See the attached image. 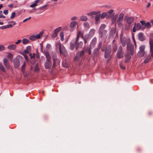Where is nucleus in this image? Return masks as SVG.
I'll list each match as a JSON object with an SVG mask.
<instances>
[{
  "label": "nucleus",
  "instance_id": "nucleus-49",
  "mask_svg": "<svg viewBox=\"0 0 153 153\" xmlns=\"http://www.w3.org/2000/svg\"><path fill=\"white\" fill-rule=\"evenodd\" d=\"M95 30L94 29H91L89 32V33L91 35H93L95 33Z\"/></svg>",
  "mask_w": 153,
  "mask_h": 153
},
{
  "label": "nucleus",
  "instance_id": "nucleus-4",
  "mask_svg": "<svg viewBox=\"0 0 153 153\" xmlns=\"http://www.w3.org/2000/svg\"><path fill=\"white\" fill-rule=\"evenodd\" d=\"M43 33L44 31H42L39 33L37 34L36 35L33 34L31 35L29 37V39L32 41H35L37 39H40L42 37Z\"/></svg>",
  "mask_w": 153,
  "mask_h": 153
},
{
  "label": "nucleus",
  "instance_id": "nucleus-62",
  "mask_svg": "<svg viewBox=\"0 0 153 153\" xmlns=\"http://www.w3.org/2000/svg\"><path fill=\"white\" fill-rule=\"evenodd\" d=\"M102 43L101 42H100L98 44V49H100V48L101 45H102Z\"/></svg>",
  "mask_w": 153,
  "mask_h": 153
},
{
  "label": "nucleus",
  "instance_id": "nucleus-47",
  "mask_svg": "<svg viewBox=\"0 0 153 153\" xmlns=\"http://www.w3.org/2000/svg\"><path fill=\"white\" fill-rule=\"evenodd\" d=\"M84 26L86 28H89V24L87 22H85L83 24Z\"/></svg>",
  "mask_w": 153,
  "mask_h": 153
},
{
  "label": "nucleus",
  "instance_id": "nucleus-30",
  "mask_svg": "<svg viewBox=\"0 0 153 153\" xmlns=\"http://www.w3.org/2000/svg\"><path fill=\"white\" fill-rule=\"evenodd\" d=\"M142 25L140 23H138L136 25V28L137 30H139L140 29L143 30L142 28Z\"/></svg>",
  "mask_w": 153,
  "mask_h": 153
},
{
  "label": "nucleus",
  "instance_id": "nucleus-56",
  "mask_svg": "<svg viewBox=\"0 0 153 153\" xmlns=\"http://www.w3.org/2000/svg\"><path fill=\"white\" fill-rule=\"evenodd\" d=\"M21 40H18L15 43L16 45H18L21 42Z\"/></svg>",
  "mask_w": 153,
  "mask_h": 153
},
{
  "label": "nucleus",
  "instance_id": "nucleus-63",
  "mask_svg": "<svg viewBox=\"0 0 153 153\" xmlns=\"http://www.w3.org/2000/svg\"><path fill=\"white\" fill-rule=\"evenodd\" d=\"M23 55L25 59H26V60L27 61L28 59V57L26 55H25V54H23Z\"/></svg>",
  "mask_w": 153,
  "mask_h": 153
},
{
  "label": "nucleus",
  "instance_id": "nucleus-64",
  "mask_svg": "<svg viewBox=\"0 0 153 153\" xmlns=\"http://www.w3.org/2000/svg\"><path fill=\"white\" fill-rule=\"evenodd\" d=\"M29 55L30 57V59H32L33 58H34V56H33V55H32V54L31 53Z\"/></svg>",
  "mask_w": 153,
  "mask_h": 153
},
{
  "label": "nucleus",
  "instance_id": "nucleus-34",
  "mask_svg": "<svg viewBox=\"0 0 153 153\" xmlns=\"http://www.w3.org/2000/svg\"><path fill=\"white\" fill-rule=\"evenodd\" d=\"M105 24H102L101 25L100 27L99 30L98 31H102V30H104V29L105 28Z\"/></svg>",
  "mask_w": 153,
  "mask_h": 153
},
{
  "label": "nucleus",
  "instance_id": "nucleus-44",
  "mask_svg": "<svg viewBox=\"0 0 153 153\" xmlns=\"http://www.w3.org/2000/svg\"><path fill=\"white\" fill-rule=\"evenodd\" d=\"M113 50L114 52H116L117 49V46L116 44H114L113 46Z\"/></svg>",
  "mask_w": 153,
  "mask_h": 153
},
{
  "label": "nucleus",
  "instance_id": "nucleus-52",
  "mask_svg": "<svg viewBox=\"0 0 153 153\" xmlns=\"http://www.w3.org/2000/svg\"><path fill=\"white\" fill-rule=\"evenodd\" d=\"M57 36V34H56L53 32V33L52 34L51 36L53 38H56Z\"/></svg>",
  "mask_w": 153,
  "mask_h": 153
},
{
  "label": "nucleus",
  "instance_id": "nucleus-16",
  "mask_svg": "<svg viewBox=\"0 0 153 153\" xmlns=\"http://www.w3.org/2000/svg\"><path fill=\"white\" fill-rule=\"evenodd\" d=\"M134 20V18L132 17H130L126 19L127 23L128 24H130L132 23Z\"/></svg>",
  "mask_w": 153,
  "mask_h": 153
},
{
  "label": "nucleus",
  "instance_id": "nucleus-48",
  "mask_svg": "<svg viewBox=\"0 0 153 153\" xmlns=\"http://www.w3.org/2000/svg\"><path fill=\"white\" fill-rule=\"evenodd\" d=\"M151 59L150 57H148L146 58L144 61V63H147L149 62Z\"/></svg>",
  "mask_w": 153,
  "mask_h": 153
},
{
  "label": "nucleus",
  "instance_id": "nucleus-37",
  "mask_svg": "<svg viewBox=\"0 0 153 153\" xmlns=\"http://www.w3.org/2000/svg\"><path fill=\"white\" fill-rule=\"evenodd\" d=\"M61 29V27H58L55 29L54 30L53 32L56 33V34H57V33L59 32Z\"/></svg>",
  "mask_w": 153,
  "mask_h": 153
},
{
  "label": "nucleus",
  "instance_id": "nucleus-3",
  "mask_svg": "<svg viewBox=\"0 0 153 153\" xmlns=\"http://www.w3.org/2000/svg\"><path fill=\"white\" fill-rule=\"evenodd\" d=\"M56 49L59 50L60 54L65 56L67 53V51L65 47L61 45L60 42H57L56 44Z\"/></svg>",
  "mask_w": 153,
  "mask_h": 153
},
{
  "label": "nucleus",
  "instance_id": "nucleus-23",
  "mask_svg": "<svg viewBox=\"0 0 153 153\" xmlns=\"http://www.w3.org/2000/svg\"><path fill=\"white\" fill-rule=\"evenodd\" d=\"M31 49V47L30 46H27L26 49L24 50V52L26 53H29L30 52Z\"/></svg>",
  "mask_w": 153,
  "mask_h": 153
},
{
  "label": "nucleus",
  "instance_id": "nucleus-21",
  "mask_svg": "<svg viewBox=\"0 0 153 153\" xmlns=\"http://www.w3.org/2000/svg\"><path fill=\"white\" fill-rule=\"evenodd\" d=\"M100 13V11H92L87 13L88 16H92L93 15H97Z\"/></svg>",
  "mask_w": 153,
  "mask_h": 153
},
{
  "label": "nucleus",
  "instance_id": "nucleus-27",
  "mask_svg": "<svg viewBox=\"0 0 153 153\" xmlns=\"http://www.w3.org/2000/svg\"><path fill=\"white\" fill-rule=\"evenodd\" d=\"M69 63L68 62L66 61H64L62 63L63 66L65 68H68L69 66Z\"/></svg>",
  "mask_w": 153,
  "mask_h": 153
},
{
  "label": "nucleus",
  "instance_id": "nucleus-26",
  "mask_svg": "<svg viewBox=\"0 0 153 153\" xmlns=\"http://www.w3.org/2000/svg\"><path fill=\"white\" fill-rule=\"evenodd\" d=\"M131 59V57L129 54V52H128L126 56L125 62H128L130 59Z\"/></svg>",
  "mask_w": 153,
  "mask_h": 153
},
{
  "label": "nucleus",
  "instance_id": "nucleus-50",
  "mask_svg": "<svg viewBox=\"0 0 153 153\" xmlns=\"http://www.w3.org/2000/svg\"><path fill=\"white\" fill-rule=\"evenodd\" d=\"M4 46L2 45H0V51H4L5 49Z\"/></svg>",
  "mask_w": 153,
  "mask_h": 153
},
{
  "label": "nucleus",
  "instance_id": "nucleus-29",
  "mask_svg": "<svg viewBox=\"0 0 153 153\" xmlns=\"http://www.w3.org/2000/svg\"><path fill=\"white\" fill-rule=\"evenodd\" d=\"M99 49L98 48H96L94 49L93 53V55L94 57L96 56L99 53Z\"/></svg>",
  "mask_w": 153,
  "mask_h": 153
},
{
  "label": "nucleus",
  "instance_id": "nucleus-8",
  "mask_svg": "<svg viewBox=\"0 0 153 153\" xmlns=\"http://www.w3.org/2000/svg\"><path fill=\"white\" fill-rule=\"evenodd\" d=\"M8 61V59L6 58H4L3 60V64L6 68L7 69H10L11 68Z\"/></svg>",
  "mask_w": 153,
  "mask_h": 153
},
{
  "label": "nucleus",
  "instance_id": "nucleus-53",
  "mask_svg": "<svg viewBox=\"0 0 153 153\" xmlns=\"http://www.w3.org/2000/svg\"><path fill=\"white\" fill-rule=\"evenodd\" d=\"M136 30H137V28H136V24H135L134 25V27L133 28V29H132V31L133 32H135L136 31Z\"/></svg>",
  "mask_w": 153,
  "mask_h": 153
},
{
  "label": "nucleus",
  "instance_id": "nucleus-57",
  "mask_svg": "<svg viewBox=\"0 0 153 153\" xmlns=\"http://www.w3.org/2000/svg\"><path fill=\"white\" fill-rule=\"evenodd\" d=\"M91 48H90V47L89 48H88L86 50V51L87 52H88V53L89 54H90L91 53Z\"/></svg>",
  "mask_w": 153,
  "mask_h": 153
},
{
  "label": "nucleus",
  "instance_id": "nucleus-11",
  "mask_svg": "<svg viewBox=\"0 0 153 153\" xmlns=\"http://www.w3.org/2000/svg\"><path fill=\"white\" fill-rule=\"evenodd\" d=\"M150 51L151 56L153 57V40L150 39L149 41Z\"/></svg>",
  "mask_w": 153,
  "mask_h": 153
},
{
  "label": "nucleus",
  "instance_id": "nucleus-24",
  "mask_svg": "<svg viewBox=\"0 0 153 153\" xmlns=\"http://www.w3.org/2000/svg\"><path fill=\"white\" fill-rule=\"evenodd\" d=\"M13 27L12 25L9 24L7 25L3 26L0 27V28L2 29H4L7 28H11Z\"/></svg>",
  "mask_w": 153,
  "mask_h": 153
},
{
  "label": "nucleus",
  "instance_id": "nucleus-43",
  "mask_svg": "<svg viewBox=\"0 0 153 153\" xmlns=\"http://www.w3.org/2000/svg\"><path fill=\"white\" fill-rule=\"evenodd\" d=\"M117 15H116L112 17L111 21L112 23H115L117 19Z\"/></svg>",
  "mask_w": 153,
  "mask_h": 153
},
{
  "label": "nucleus",
  "instance_id": "nucleus-20",
  "mask_svg": "<svg viewBox=\"0 0 153 153\" xmlns=\"http://www.w3.org/2000/svg\"><path fill=\"white\" fill-rule=\"evenodd\" d=\"M138 37L139 39L141 41H143L145 39V37L142 33H140L138 34Z\"/></svg>",
  "mask_w": 153,
  "mask_h": 153
},
{
  "label": "nucleus",
  "instance_id": "nucleus-12",
  "mask_svg": "<svg viewBox=\"0 0 153 153\" xmlns=\"http://www.w3.org/2000/svg\"><path fill=\"white\" fill-rule=\"evenodd\" d=\"M77 22L76 21H74L71 22L70 24L69 27L72 28L71 30V31H72L75 28L76 25L77 24Z\"/></svg>",
  "mask_w": 153,
  "mask_h": 153
},
{
  "label": "nucleus",
  "instance_id": "nucleus-1",
  "mask_svg": "<svg viewBox=\"0 0 153 153\" xmlns=\"http://www.w3.org/2000/svg\"><path fill=\"white\" fill-rule=\"evenodd\" d=\"M81 38L84 40V43L86 44L89 39V36L88 34H86L83 36V33L81 31H78L77 33L75 41L72 40L70 42V49L71 50H74L75 48L76 50H77L82 46L83 42L81 41Z\"/></svg>",
  "mask_w": 153,
  "mask_h": 153
},
{
  "label": "nucleus",
  "instance_id": "nucleus-10",
  "mask_svg": "<svg viewBox=\"0 0 153 153\" xmlns=\"http://www.w3.org/2000/svg\"><path fill=\"white\" fill-rule=\"evenodd\" d=\"M127 50L129 51L131 55H132L134 52V47L133 45L128 44L127 46Z\"/></svg>",
  "mask_w": 153,
  "mask_h": 153
},
{
  "label": "nucleus",
  "instance_id": "nucleus-40",
  "mask_svg": "<svg viewBox=\"0 0 153 153\" xmlns=\"http://www.w3.org/2000/svg\"><path fill=\"white\" fill-rule=\"evenodd\" d=\"M151 24L149 22H147V23H146L145 24V29L146 28H150V27H151Z\"/></svg>",
  "mask_w": 153,
  "mask_h": 153
},
{
  "label": "nucleus",
  "instance_id": "nucleus-17",
  "mask_svg": "<svg viewBox=\"0 0 153 153\" xmlns=\"http://www.w3.org/2000/svg\"><path fill=\"white\" fill-rule=\"evenodd\" d=\"M14 64L15 67L18 68L20 65L19 60L16 59H15L14 61Z\"/></svg>",
  "mask_w": 153,
  "mask_h": 153
},
{
  "label": "nucleus",
  "instance_id": "nucleus-19",
  "mask_svg": "<svg viewBox=\"0 0 153 153\" xmlns=\"http://www.w3.org/2000/svg\"><path fill=\"white\" fill-rule=\"evenodd\" d=\"M16 48V45L15 44H12L8 45L7 48L10 50H13L15 49Z\"/></svg>",
  "mask_w": 153,
  "mask_h": 153
},
{
  "label": "nucleus",
  "instance_id": "nucleus-61",
  "mask_svg": "<svg viewBox=\"0 0 153 153\" xmlns=\"http://www.w3.org/2000/svg\"><path fill=\"white\" fill-rule=\"evenodd\" d=\"M5 15H7L8 13V11L7 10H5L3 11Z\"/></svg>",
  "mask_w": 153,
  "mask_h": 153
},
{
  "label": "nucleus",
  "instance_id": "nucleus-14",
  "mask_svg": "<svg viewBox=\"0 0 153 153\" xmlns=\"http://www.w3.org/2000/svg\"><path fill=\"white\" fill-rule=\"evenodd\" d=\"M107 17L111 18L113 17L114 14V10L111 9L107 12Z\"/></svg>",
  "mask_w": 153,
  "mask_h": 153
},
{
  "label": "nucleus",
  "instance_id": "nucleus-46",
  "mask_svg": "<svg viewBox=\"0 0 153 153\" xmlns=\"http://www.w3.org/2000/svg\"><path fill=\"white\" fill-rule=\"evenodd\" d=\"M120 68L122 70H124L126 68L123 65L122 62H120Z\"/></svg>",
  "mask_w": 153,
  "mask_h": 153
},
{
  "label": "nucleus",
  "instance_id": "nucleus-32",
  "mask_svg": "<svg viewBox=\"0 0 153 153\" xmlns=\"http://www.w3.org/2000/svg\"><path fill=\"white\" fill-rule=\"evenodd\" d=\"M121 40L122 45L124 47L126 45V39L125 38H123Z\"/></svg>",
  "mask_w": 153,
  "mask_h": 153
},
{
  "label": "nucleus",
  "instance_id": "nucleus-6",
  "mask_svg": "<svg viewBox=\"0 0 153 153\" xmlns=\"http://www.w3.org/2000/svg\"><path fill=\"white\" fill-rule=\"evenodd\" d=\"M111 46H108L106 48L105 53V58L110 59L111 58L110 53L111 51Z\"/></svg>",
  "mask_w": 153,
  "mask_h": 153
},
{
  "label": "nucleus",
  "instance_id": "nucleus-18",
  "mask_svg": "<svg viewBox=\"0 0 153 153\" xmlns=\"http://www.w3.org/2000/svg\"><path fill=\"white\" fill-rule=\"evenodd\" d=\"M100 17V14L97 15L95 16V24H97L99 23Z\"/></svg>",
  "mask_w": 153,
  "mask_h": 153
},
{
  "label": "nucleus",
  "instance_id": "nucleus-15",
  "mask_svg": "<svg viewBox=\"0 0 153 153\" xmlns=\"http://www.w3.org/2000/svg\"><path fill=\"white\" fill-rule=\"evenodd\" d=\"M107 31L105 30H102V31H98L99 36L100 37H105Z\"/></svg>",
  "mask_w": 153,
  "mask_h": 153
},
{
  "label": "nucleus",
  "instance_id": "nucleus-38",
  "mask_svg": "<svg viewBox=\"0 0 153 153\" xmlns=\"http://www.w3.org/2000/svg\"><path fill=\"white\" fill-rule=\"evenodd\" d=\"M39 70V66L38 63H37L36 64V65L35 66L34 68V70L35 71L38 72Z\"/></svg>",
  "mask_w": 153,
  "mask_h": 153
},
{
  "label": "nucleus",
  "instance_id": "nucleus-31",
  "mask_svg": "<svg viewBox=\"0 0 153 153\" xmlns=\"http://www.w3.org/2000/svg\"><path fill=\"white\" fill-rule=\"evenodd\" d=\"M39 0H36L34 3L30 5V7H33L36 6L37 5V4L39 2Z\"/></svg>",
  "mask_w": 153,
  "mask_h": 153
},
{
  "label": "nucleus",
  "instance_id": "nucleus-2",
  "mask_svg": "<svg viewBox=\"0 0 153 153\" xmlns=\"http://www.w3.org/2000/svg\"><path fill=\"white\" fill-rule=\"evenodd\" d=\"M46 58V61L45 63L44 66L45 68L50 69L52 65V62L51 61V57L49 53L47 51L45 52Z\"/></svg>",
  "mask_w": 153,
  "mask_h": 153
},
{
  "label": "nucleus",
  "instance_id": "nucleus-54",
  "mask_svg": "<svg viewBox=\"0 0 153 153\" xmlns=\"http://www.w3.org/2000/svg\"><path fill=\"white\" fill-rule=\"evenodd\" d=\"M77 19V17L76 16H73L71 18V21H74L76 20Z\"/></svg>",
  "mask_w": 153,
  "mask_h": 153
},
{
  "label": "nucleus",
  "instance_id": "nucleus-42",
  "mask_svg": "<svg viewBox=\"0 0 153 153\" xmlns=\"http://www.w3.org/2000/svg\"><path fill=\"white\" fill-rule=\"evenodd\" d=\"M140 24H142V28L143 29H145V25L146 23H145V22L144 21H140Z\"/></svg>",
  "mask_w": 153,
  "mask_h": 153
},
{
  "label": "nucleus",
  "instance_id": "nucleus-9",
  "mask_svg": "<svg viewBox=\"0 0 153 153\" xmlns=\"http://www.w3.org/2000/svg\"><path fill=\"white\" fill-rule=\"evenodd\" d=\"M124 16V14L123 13H121L119 14L117 20V23L118 25H120L121 24L123 21Z\"/></svg>",
  "mask_w": 153,
  "mask_h": 153
},
{
  "label": "nucleus",
  "instance_id": "nucleus-33",
  "mask_svg": "<svg viewBox=\"0 0 153 153\" xmlns=\"http://www.w3.org/2000/svg\"><path fill=\"white\" fill-rule=\"evenodd\" d=\"M29 42V40L26 38H24L22 40V43L24 45L27 44Z\"/></svg>",
  "mask_w": 153,
  "mask_h": 153
},
{
  "label": "nucleus",
  "instance_id": "nucleus-51",
  "mask_svg": "<svg viewBox=\"0 0 153 153\" xmlns=\"http://www.w3.org/2000/svg\"><path fill=\"white\" fill-rule=\"evenodd\" d=\"M16 13L15 12H13L12 14L10 17V18L11 19H12L14 18L15 16Z\"/></svg>",
  "mask_w": 153,
  "mask_h": 153
},
{
  "label": "nucleus",
  "instance_id": "nucleus-55",
  "mask_svg": "<svg viewBox=\"0 0 153 153\" xmlns=\"http://www.w3.org/2000/svg\"><path fill=\"white\" fill-rule=\"evenodd\" d=\"M7 57L10 59H12L13 58V55L11 53H9L7 56Z\"/></svg>",
  "mask_w": 153,
  "mask_h": 153
},
{
  "label": "nucleus",
  "instance_id": "nucleus-39",
  "mask_svg": "<svg viewBox=\"0 0 153 153\" xmlns=\"http://www.w3.org/2000/svg\"><path fill=\"white\" fill-rule=\"evenodd\" d=\"M106 16L107 17V14L106 12H104L102 14L101 17V19L104 18Z\"/></svg>",
  "mask_w": 153,
  "mask_h": 153
},
{
  "label": "nucleus",
  "instance_id": "nucleus-58",
  "mask_svg": "<svg viewBox=\"0 0 153 153\" xmlns=\"http://www.w3.org/2000/svg\"><path fill=\"white\" fill-rule=\"evenodd\" d=\"M25 65L26 64L25 62H24L22 66V71H23L24 70V68L25 66Z\"/></svg>",
  "mask_w": 153,
  "mask_h": 153
},
{
  "label": "nucleus",
  "instance_id": "nucleus-25",
  "mask_svg": "<svg viewBox=\"0 0 153 153\" xmlns=\"http://www.w3.org/2000/svg\"><path fill=\"white\" fill-rule=\"evenodd\" d=\"M145 53V51H139L137 54V56L139 57H143Z\"/></svg>",
  "mask_w": 153,
  "mask_h": 153
},
{
  "label": "nucleus",
  "instance_id": "nucleus-60",
  "mask_svg": "<svg viewBox=\"0 0 153 153\" xmlns=\"http://www.w3.org/2000/svg\"><path fill=\"white\" fill-rule=\"evenodd\" d=\"M9 23L12 24L11 25H12V26L16 24V22L15 21H12L10 22Z\"/></svg>",
  "mask_w": 153,
  "mask_h": 153
},
{
  "label": "nucleus",
  "instance_id": "nucleus-36",
  "mask_svg": "<svg viewBox=\"0 0 153 153\" xmlns=\"http://www.w3.org/2000/svg\"><path fill=\"white\" fill-rule=\"evenodd\" d=\"M60 36L61 40L62 41H63L64 40V35L63 32H61L60 33Z\"/></svg>",
  "mask_w": 153,
  "mask_h": 153
},
{
  "label": "nucleus",
  "instance_id": "nucleus-22",
  "mask_svg": "<svg viewBox=\"0 0 153 153\" xmlns=\"http://www.w3.org/2000/svg\"><path fill=\"white\" fill-rule=\"evenodd\" d=\"M52 58L53 60V67H54L55 66L56 61V60L57 57L56 55L55 54H54L52 56Z\"/></svg>",
  "mask_w": 153,
  "mask_h": 153
},
{
  "label": "nucleus",
  "instance_id": "nucleus-59",
  "mask_svg": "<svg viewBox=\"0 0 153 153\" xmlns=\"http://www.w3.org/2000/svg\"><path fill=\"white\" fill-rule=\"evenodd\" d=\"M51 47V45L50 44H47L46 46V48L48 49H49Z\"/></svg>",
  "mask_w": 153,
  "mask_h": 153
},
{
  "label": "nucleus",
  "instance_id": "nucleus-7",
  "mask_svg": "<svg viewBox=\"0 0 153 153\" xmlns=\"http://www.w3.org/2000/svg\"><path fill=\"white\" fill-rule=\"evenodd\" d=\"M117 55L118 57L120 59L122 58L123 56L124 53L122 51V48L121 46L119 48Z\"/></svg>",
  "mask_w": 153,
  "mask_h": 153
},
{
  "label": "nucleus",
  "instance_id": "nucleus-28",
  "mask_svg": "<svg viewBox=\"0 0 153 153\" xmlns=\"http://www.w3.org/2000/svg\"><path fill=\"white\" fill-rule=\"evenodd\" d=\"M80 20L82 21H86L88 20V17L85 16H82L80 17Z\"/></svg>",
  "mask_w": 153,
  "mask_h": 153
},
{
  "label": "nucleus",
  "instance_id": "nucleus-5",
  "mask_svg": "<svg viewBox=\"0 0 153 153\" xmlns=\"http://www.w3.org/2000/svg\"><path fill=\"white\" fill-rule=\"evenodd\" d=\"M84 53V51H79L74 59V61L76 63L80 59L81 57L83 55Z\"/></svg>",
  "mask_w": 153,
  "mask_h": 153
},
{
  "label": "nucleus",
  "instance_id": "nucleus-35",
  "mask_svg": "<svg viewBox=\"0 0 153 153\" xmlns=\"http://www.w3.org/2000/svg\"><path fill=\"white\" fill-rule=\"evenodd\" d=\"M0 69L3 72H5V70L4 66L1 63H0Z\"/></svg>",
  "mask_w": 153,
  "mask_h": 153
},
{
  "label": "nucleus",
  "instance_id": "nucleus-45",
  "mask_svg": "<svg viewBox=\"0 0 153 153\" xmlns=\"http://www.w3.org/2000/svg\"><path fill=\"white\" fill-rule=\"evenodd\" d=\"M47 6V5H45L42 7H40L39 8V10L42 11H43L45 10V8Z\"/></svg>",
  "mask_w": 153,
  "mask_h": 153
},
{
  "label": "nucleus",
  "instance_id": "nucleus-41",
  "mask_svg": "<svg viewBox=\"0 0 153 153\" xmlns=\"http://www.w3.org/2000/svg\"><path fill=\"white\" fill-rule=\"evenodd\" d=\"M145 48V45H141L140 47L139 51H145L144 50Z\"/></svg>",
  "mask_w": 153,
  "mask_h": 153
},
{
  "label": "nucleus",
  "instance_id": "nucleus-13",
  "mask_svg": "<svg viewBox=\"0 0 153 153\" xmlns=\"http://www.w3.org/2000/svg\"><path fill=\"white\" fill-rule=\"evenodd\" d=\"M97 38L96 37L94 38L91 41L90 44V48H94L96 45L97 42Z\"/></svg>",
  "mask_w": 153,
  "mask_h": 153
}]
</instances>
